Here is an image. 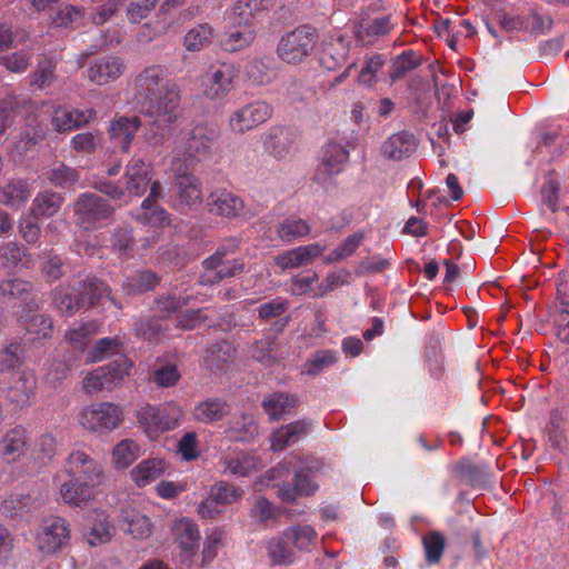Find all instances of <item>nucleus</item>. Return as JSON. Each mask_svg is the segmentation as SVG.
<instances>
[{
    "mask_svg": "<svg viewBox=\"0 0 569 569\" xmlns=\"http://www.w3.org/2000/svg\"><path fill=\"white\" fill-rule=\"evenodd\" d=\"M133 100L151 121L143 132L151 147L162 146L173 133L180 114V89L162 64H150L130 81Z\"/></svg>",
    "mask_w": 569,
    "mask_h": 569,
    "instance_id": "nucleus-1",
    "label": "nucleus"
},
{
    "mask_svg": "<svg viewBox=\"0 0 569 569\" xmlns=\"http://www.w3.org/2000/svg\"><path fill=\"white\" fill-rule=\"evenodd\" d=\"M64 471L70 480L61 485L60 493L63 501L70 506L80 507L92 500L96 488L102 483L104 478L101 465L79 450L69 455L64 463Z\"/></svg>",
    "mask_w": 569,
    "mask_h": 569,
    "instance_id": "nucleus-2",
    "label": "nucleus"
},
{
    "mask_svg": "<svg viewBox=\"0 0 569 569\" xmlns=\"http://www.w3.org/2000/svg\"><path fill=\"white\" fill-rule=\"evenodd\" d=\"M113 213L114 208L93 192L81 193L73 203L74 221L87 231L104 227Z\"/></svg>",
    "mask_w": 569,
    "mask_h": 569,
    "instance_id": "nucleus-3",
    "label": "nucleus"
},
{
    "mask_svg": "<svg viewBox=\"0 0 569 569\" xmlns=\"http://www.w3.org/2000/svg\"><path fill=\"white\" fill-rule=\"evenodd\" d=\"M218 137L219 132L214 127L194 126L187 133L182 150H178L173 158H180L187 166L194 167L210 157Z\"/></svg>",
    "mask_w": 569,
    "mask_h": 569,
    "instance_id": "nucleus-4",
    "label": "nucleus"
},
{
    "mask_svg": "<svg viewBox=\"0 0 569 569\" xmlns=\"http://www.w3.org/2000/svg\"><path fill=\"white\" fill-rule=\"evenodd\" d=\"M192 168L180 158L171 160L173 191L177 206L180 208H193L204 201L201 180L190 171Z\"/></svg>",
    "mask_w": 569,
    "mask_h": 569,
    "instance_id": "nucleus-5",
    "label": "nucleus"
},
{
    "mask_svg": "<svg viewBox=\"0 0 569 569\" xmlns=\"http://www.w3.org/2000/svg\"><path fill=\"white\" fill-rule=\"evenodd\" d=\"M317 40L318 34L315 28L298 27L281 37L277 46V54L287 63H299L312 52Z\"/></svg>",
    "mask_w": 569,
    "mask_h": 569,
    "instance_id": "nucleus-6",
    "label": "nucleus"
},
{
    "mask_svg": "<svg viewBox=\"0 0 569 569\" xmlns=\"http://www.w3.org/2000/svg\"><path fill=\"white\" fill-rule=\"evenodd\" d=\"M122 420V409L110 402L92 405L83 409L80 415L81 426L89 431L99 433L113 430Z\"/></svg>",
    "mask_w": 569,
    "mask_h": 569,
    "instance_id": "nucleus-7",
    "label": "nucleus"
},
{
    "mask_svg": "<svg viewBox=\"0 0 569 569\" xmlns=\"http://www.w3.org/2000/svg\"><path fill=\"white\" fill-rule=\"evenodd\" d=\"M181 416V408L172 403L163 408L147 405L139 410V421L151 438L174 429Z\"/></svg>",
    "mask_w": 569,
    "mask_h": 569,
    "instance_id": "nucleus-8",
    "label": "nucleus"
},
{
    "mask_svg": "<svg viewBox=\"0 0 569 569\" xmlns=\"http://www.w3.org/2000/svg\"><path fill=\"white\" fill-rule=\"evenodd\" d=\"M272 116V108L264 101H253L233 111L229 126L233 132L243 133L266 122Z\"/></svg>",
    "mask_w": 569,
    "mask_h": 569,
    "instance_id": "nucleus-9",
    "label": "nucleus"
},
{
    "mask_svg": "<svg viewBox=\"0 0 569 569\" xmlns=\"http://www.w3.org/2000/svg\"><path fill=\"white\" fill-rule=\"evenodd\" d=\"M116 532L104 510L96 509L86 515L82 537L91 547L108 543Z\"/></svg>",
    "mask_w": 569,
    "mask_h": 569,
    "instance_id": "nucleus-10",
    "label": "nucleus"
},
{
    "mask_svg": "<svg viewBox=\"0 0 569 569\" xmlns=\"http://www.w3.org/2000/svg\"><path fill=\"white\" fill-rule=\"evenodd\" d=\"M97 117L92 108L80 110L67 106H54L51 116V123L57 132H69L80 129L90 123Z\"/></svg>",
    "mask_w": 569,
    "mask_h": 569,
    "instance_id": "nucleus-11",
    "label": "nucleus"
},
{
    "mask_svg": "<svg viewBox=\"0 0 569 569\" xmlns=\"http://www.w3.org/2000/svg\"><path fill=\"white\" fill-rule=\"evenodd\" d=\"M73 292L77 297L82 299L79 300L81 308L94 306L99 303L103 297H106L116 308H122L121 303L112 296L109 286L93 276L76 281L73 283Z\"/></svg>",
    "mask_w": 569,
    "mask_h": 569,
    "instance_id": "nucleus-12",
    "label": "nucleus"
},
{
    "mask_svg": "<svg viewBox=\"0 0 569 569\" xmlns=\"http://www.w3.org/2000/svg\"><path fill=\"white\" fill-rule=\"evenodd\" d=\"M69 539L68 522L61 517H52L44 522L38 542L42 552L53 553L60 551L69 542Z\"/></svg>",
    "mask_w": 569,
    "mask_h": 569,
    "instance_id": "nucleus-13",
    "label": "nucleus"
},
{
    "mask_svg": "<svg viewBox=\"0 0 569 569\" xmlns=\"http://www.w3.org/2000/svg\"><path fill=\"white\" fill-rule=\"evenodd\" d=\"M204 204L210 213L224 218H237L244 208L242 199L224 188L211 191Z\"/></svg>",
    "mask_w": 569,
    "mask_h": 569,
    "instance_id": "nucleus-14",
    "label": "nucleus"
},
{
    "mask_svg": "<svg viewBox=\"0 0 569 569\" xmlns=\"http://www.w3.org/2000/svg\"><path fill=\"white\" fill-rule=\"evenodd\" d=\"M229 21L231 27L220 40L221 49L233 53L249 48L257 37L256 24L239 22V20L230 17Z\"/></svg>",
    "mask_w": 569,
    "mask_h": 569,
    "instance_id": "nucleus-15",
    "label": "nucleus"
},
{
    "mask_svg": "<svg viewBox=\"0 0 569 569\" xmlns=\"http://www.w3.org/2000/svg\"><path fill=\"white\" fill-rule=\"evenodd\" d=\"M127 70L126 61L120 57L108 56L92 61L88 68L89 80L104 86L119 79Z\"/></svg>",
    "mask_w": 569,
    "mask_h": 569,
    "instance_id": "nucleus-16",
    "label": "nucleus"
},
{
    "mask_svg": "<svg viewBox=\"0 0 569 569\" xmlns=\"http://www.w3.org/2000/svg\"><path fill=\"white\" fill-rule=\"evenodd\" d=\"M237 69L229 63L212 66L207 73L204 96L211 100L222 99L232 88Z\"/></svg>",
    "mask_w": 569,
    "mask_h": 569,
    "instance_id": "nucleus-17",
    "label": "nucleus"
},
{
    "mask_svg": "<svg viewBox=\"0 0 569 569\" xmlns=\"http://www.w3.org/2000/svg\"><path fill=\"white\" fill-rule=\"evenodd\" d=\"M141 126L142 122L138 116H120L114 118L108 129L111 142L114 147L119 148L121 152L128 153L132 140Z\"/></svg>",
    "mask_w": 569,
    "mask_h": 569,
    "instance_id": "nucleus-18",
    "label": "nucleus"
},
{
    "mask_svg": "<svg viewBox=\"0 0 569 569\" xmlns=\"http://www.w3.org/2000/svg\"><path fill=\"white\" fill-rule=\"evenodd\" d=\"M151 181L150 166L142 158L133 157L124 173L126 190L129 196L141 197Z\"/></svg>",
    "mask_w": 569,
    "mask_h": 569,
    "instance_id": "nucleus-19",
    "label": "nucleus"
},
{
    "mask_svg": "<svg viewBox=\"0 0 569 569\" xmlns=\"http://www.w3.org/2000/svg\"><path fill=\"white\" fill-rule=\"evenodd\" d=\"M326 247L320 243H310L284 251L276 258V263L281 269H296L310 264L322 254Z\"/></svg>",
    "mask_w": 569,
    "mask_h": 569,
    "instance_id": "nucleus-20",
    "label": "nucleus"
},
{
    "mask_svg": "<svg viewBox=\"0 0 569 569\" xmlns=\"http://www.w3.org/2000/svg\"><path fill=\"white\" fill-rule=\"evenodd\" d=\"M262 141L266 151L280 159L293 149L296 134L289 128L276 126L263 134Z\"/></svg>",
    "mask_w": 569,
    "mask_h": 569,
    "instance_id": "nucleus-21",
    "label": "nucleus"
},
{
    "mask_svg": "<svg viewBox=\"0 0 569 569\" xmlns=\"http://www.w3.org/2000/svg\"><path fill=\"white\" fill-rule=\"evenodd\" d=\"M251 358L259 363L271 367L284 359L280 351V343L276 336L267 335L260 340H256L249 349Z\"/></svg>",
    "mask_w": 569,
    "mask_h": 569,
    "instance_id": "nucleus-22",
    "label": "nucleus"
},
{
    "mask_svg": "<svg viewBox=\"0 0 569 569\" xmlns=\"http://www.w3.org/2000/svg\"><path fill=\"white\" fill-rule=\"evenodd\" d=\"M118 528L133 539H146L152 532V523L148 517L134 510H122L117 520Z\"/></svg>",
    "mask_w": 569,
    "mask_h": 569,
    "instance_id": "nucleus-23",
    "label": "nucleus"
},
{
    "mask_svg": "<svg viewBox=\"0 0 569 569\" xmlns=\"http://www.w3.org/2000/svg\"><path fill=\"white\" fill-rule=\"evenodd\" d=\"M172 532L186 556H194L200 540L198 526L191 519L182 518L174 521Z\"/></svg>",
    "mask_w": 569,
    "mask_h": 569,
    "instance_id": "nucleus-24",
    "label": "nucleus"
},
{
    "mask_svg": "<svg viewBox=\"0 0 569 569\" xmlns=\"http://www.w3.org/2000/svg\"><path fill=\"white\" fill-rule=\"evenodd\" d=\"M318 486L309 478L305 471H297L293 477V483H282L278 487L277 496L281 501L290 503L298 497H308L316 492Z\"/></svg>",
    "mask_w": 569,
    "mask_h": 569,
    "instance_id": "nucleus-25",
    "label": "nucleus"
},
{
    "mask_svg": "<svg viewBox=\"0 0 569 569\" xmlns=\"http://www.w3.org/2000/svg\"><path fill=\"white\" fill-rule=\"evenodd\" d=\"M415 136L408 131H400L389 137L382 144V153L391 160H402L416 150Z\"/></svg>",
    "mask_w": 569,
    "mask_h": 569,
    "instance_id": "nucleus-26",
    "label": "nucleus"
},
{
    "mask_svg": "<svg viewBox=\"0 0 569 569\" xmlns=\"http://www.w3.org/2000/svg\"><path fill=\"white\" fill-rule=\"evenodd\" d=\"M258 458L249 452L238 451L226 455L222 458L224 473L248 477L258 470Z\"/></svg>",
    "mask_w": 569,
    "mask_h": 569,
    "instance_id": "nucleus-27",
    "label": "nucleus"
},
{
    "mask_svg": "<svg viewBox=\"0 0 569 569\" xmlns=\"http://www.w3.org/2000/svg\"><path fill=\"white\" fill-rule=\"evenodd\" d=\"M393 28L390 16L377 17L372 20L361 18L355 23L356 38L361 42L388 34Z\"/></svg>",
    "mask_w": 569,
    "mask_h": 569,
    "instance_id": "nucleus-28",
    "label": "nucleus"
},
{
    "mask_svg": "<svg viewBox=\"0 0 569 569\" xmlns=\"http://www.w3.org/2000/svg\"><path fill=\"white\" fill-rule=\"evenodd\" d=\"M310 429V422L307 420H297L280 427L272 435V449L283 450L289 446L298 442L301 437L306 436Z\"/></svg>",
    "mask_w": 569,
    "mask_h": 569,
    "instance_id": "nucleus-29",
    "label": "nucleus"
},
{
    "mask_svg": "<svg viewBox=\"0 0 569 569\" xmlns=\"http://www.w3.org/2000/svg\"><path fill=\"white\" fill-rule=\"evenodd\" d=\"M31 196L27 180L12 179L0 187V204L18 209L22 207Z\"/></svg>",
    "mask_w": 569,
    "mask_h": 569,
    "instance_id": "nucleus-30",
    "label": "nucleus"
},
{
    "mask_svg": "<svg viewBox=\"0 0 569 569\" xmlns=\"http://www.w3.org/2000/svg\"><path fill=\"white\" fill-rule=\"evenodd\" d=\"M36 389V378L31 373H18L17 379L12 381L7 391V398L10 402L22 408L30 405Z\"/></svg>",
    "mask_w": 569,
    "mask_h": 569,
    "instance_id": "nucleus-31",
    "label": "nucleus"
},
{
    "mask_svg": "<svg viewBox=\"0 0 569 569\" xmlns=\"http://www.w3.org/2000/svg\"><path fill=\"white\" fill-rule=\"evenodd\" d=\"M271 0H238L231 8L230 18L246 23L256 24V20L266 14Z\"/></svg>",
    "mask_w": 569,
    "mask_h": 569,
    "instance_id": "nucleus-32",
    "label": "nucleus"
},
{
    "mask_svg": "<svg viewBox=\"0 0 569 569\" xmlns=\"http://www.w3.org/2000/svg\"><path fill=\"white\" fill-rule=\"evenodd\" d=\"M27 436L23 428H13L0 440V457L7 462L17 461L26 451Z\"/></svg>",
    "mask_w": 569,
    "mask_h": 569,
    "instance_id": "nucleus-33",
    "label": "nucleus"
},
{
    "mask_svg": "<svg viewBox=\"0 0 569 569\" xmlns=\"http://www.w3.org/2000/svg\"><path fill=\"white\" fill-rule=\"evenodd\" d=\"M42 176L52 186L63 189L72 188L80 179L79 171L62 161L52 162Z\"/></svg>",
    "mask_w": 569,
    "mask_h": 569,
    "instance_id": "nucleus-34",
    "label": "nucleus"
},
{
    "mask_svg": "<svg viewBox=\"0 0 569 569\" xmlns=\"http://www.w3.org/2000/svg\"><path fill=\"white\" fill-rule=\"evenodd\" d=\"M230 412L229 405L220 398H208L193 409V418L201 423H212L223 419Z\"/></svg>",
    "mask_w": 569,
    "mask_h": 569,
    "instance_id": "nucleus-35",
    "label": "nucleus"
},
{
    "mask_svg": "<svg viewBox=\"0 0 569 569\" xmlns=\"http://www.w3.org/2000/svg\"><path fill=\"white\" fill-rule=\"evenodd\" d=\"M0 295L8 302L29 306L32 301V284L31 282L19 278L6 279L0 282Z\"/></svg>",
    "mask_w": 569,
    "mask_h": 569,
    "instance_id": "nucleus-36",
    "label": "nucleus"
},
{
    "mask_svg": "<svg viewBox=\"0 0 569 569\" xmlns=\"http://www.w3.org/2000/svg\"><path fill=\"white\" fill-rule=\"evenodd\" d=\"M297 403L298 398L295 395L273 392L263 398L262 408L271 420H279L284 415L290 413L297 407Z\"/></svg>",
    "mask_w": 569,
    "mask_h": 569,
    "instance_id": "nucleus-37",
    "label": "nucleus"
},
{
    "mask_svg": "<svg viewBox=\"0 0 569 569\" xmlns=\"http://www.w3.org/2000/svg\"><path fill=\"white\" fill-rule=\"evenodd\" d=\"M288 308V300L283 298H276L259 305L257 308L258 318L263 322L276 320L273 326L278 327V331H281L289 322V317H282L287 312Z\"/></svg>",
    "mask_w": 569,
    "mask_h": 569,
    "instance_id": "nucleus-38",
    "label": "nucleus"
},
{
    "mask_svg": "<svg viewBox=\"0 0 569 569\" xmlns=\"http://www.w3.org/2000/svg\"><path fill=\"white\" fill-rule=\"evenodd\" d=\"M234 350L227 341L217 342L206 349L203 365L211 371H223L232 361Z\"/></svg>",
    "mask_w": 569,
    "mask_h": 569,
    "instance_id": "nucleus-39",
    "label": "nucleus"
},
{
    "mask_svg": "<svg viewBox=\"0 0 569 569\" xmlns=\"http://www.w3.org/2000/svg\"><path fill=\"white\" fill-rule=\"evenodd\" d=\"M311 231V226L302 218L288 217L280 221L276 227L278 238L286 243H291L307 237Z\"/></svg>",
    "mask_w": 569,
    "mask_h": 569,
    "instance_id": "nucleus-40",
    "label": "nucleus"
},
{
    "mask_svg": "<svg viewBox=\"0 0 569 569\" xmlns=\"http://www.w3.org/2000/svg\"><path fill=\"white\" fill-rule=\"evenodd\" d=\"M166 468V462L160 458L147 459L131 470V477L138 487H144L160 478Z\"/></svg>",
    "mask_w": 569,
    "mask_h": 569,
    "instance_id": "nucleus-41",
    "label": "nucleus"
},
{
    "mask_svg": "<svg viewBox=\"0 0 569 569\" xmlns=\"http://www.w3.org/2000/svg\"><path fill=\"white\" fill-rule=\"evenodd\" d=\"M62 203L63 197L59 192L44 190L33 199L30 213L38 218H50L60 210Z\"/></svg>",
    "mask_w": 569,
    "mask_h": 569,
    "instance_id": "nucleus-42",
    "label": "nucleus"
},
{
    "mask_svg": "<svg viewBox=\"0 0 569 569\" xmlns=\"http://www.w3.org/2000/svg\"><path fill=\"white\" fill-rule=\"evenodd\" d=\"M51 296L54 308L62 316L70 317L82 309L81 303L79 302V300L82 299L77 297V295L73 292V284L58 286L52 290Z\"/></svg>",
    "mask_w": 569,
    "mask_h": 569,
    "instance_id": "nucleus-43",
    "label": "nucleus"
},
{
    "mask_svg": "<svg viewBox=\"0 0 569 569\" xmlns=\"http://www.w3.org/2000/svg\"><path fill=\"white\" fill-rule=\"evenodd\" d=\"M160 282V277L151 270H140L127 277L122 290L127 295H140L153 290Z\"/></svg>",
    "mask_w": 569,
    "mask_h": 569,
    "instance_id": "nucleus-44",
    "label": "nucleus"
},
{
    "mask_svg": "<svg viewBox=\"0 0 569 569\" xmlns=\"http://www.w3.org/2000/svg\"><path fill=\"white\" fill-rule=\"evenodd\" d=\"M26 341H41L51 337L52 321L49 317L33 313L23 318Z\"/></svg>",
    "mask_w": 569,
    "mask_h": 569,
    "instance_id": "nucleus-45",
    "label": "nucleus"
},
{
    "mask_svg": "<svg viewBox=\"0 0 569 569\" xmlns=\"http://www.w3.org/2000/svg\"><path fill=\"white\" fill-rule=\"evenodd\" d=\"M132 217L141 224L161 226L167 220V212L151 199H144L139 208L132 211Z\"/></svg>",
    "mask_w": 569,
    "mask_h": 569,
    "instance_id": "nucleus-46",
    "label": "nucleus"
},
{
    "mask_svg": "<svg viewBox=\"0 0 569 569\" xmlns=\"http://www.w3.org/2000/svg\"><path fill=\"white\" fill-rule=\"evenodd\" d=\"M349 158V150L338 142H329L322 153V163L329 174L339 173Z\"/></svg>",
    "mask_w": 569,
    "mask_h": 569,
    "instance_id": "nucleus-47",
    "label": "nucleus"
},
{
    "mask_svg": "<svg viewBox=\"0 0 569 569\" xmlns=\"http://www.w3.org/2000/svg\"><path fill=\"white\" fill-rule=\"evenodd\" d=\"M220 253H212L202 260V271L199 274L198 282L201 286H213L226 279L222 271L223 262L220 261Z\"/></svg>",
    "mask_w": 569,
    "mask_h": 569,
    "instance_id": "nucleus-48",
    "label": "nucleus"
},
{
    "mask_svg": "<svg viewBox=\"0 0 569 569\" xmlns=\"http://www.w3.org/2000/svg\"><path fill=\"white\" fill-rule=\"evenodd\" d=\"M422 545L427 563H439L446 548V537L443 533L437 530L427 532L422 537Z\"/></svg>",
    "mask_w": 569,
    "mask_h": 569,
    "instance_id": "nucleus-49",
    "label": "nucleus"
},
{
    "mask_svg": "<svg viewBox=\"0 0 569 569\" xmlns=\"http://www.w3.org/2000/svg\"><path fill=\"white\" fill-rule=\"evenodd\" d=\"M212 38V27L208 23H201L187 32L183 44L188 51H200L211 43Z\"/></svg>",
    "mask_w": 569,
    "mask_h": 569,
    "instance_id": "nucleus-50",
    "label": "nucleus"
},
{
    "mask_svg": "<svg viewBox=\"0 0 569 569\" xmlns=\"http://www.w3.org/2000/svg\"><path fill=\"white\" fill-rule=\"evenodd\" d=\"M283 537L291 541L299 550H308L317 539L316 530L309 525H297L287 528Z\"/></svg>",
    "mask_w": 569,
    "mask_h": 569,
    "instance_id": "nucleus-51",
    "label": "nucleus"
},
{
    "mask_svg": "<svg viewBox=\"0 0 569 569\" xmlns=\"http://www.w3.org/2000/svg\"><path fill=\"white\" fill-rule=\"evenodd\" d=\"M136 336L144 340H157L164 331L161 319L157 316H143L133 323Z\"/></svg>",
    "mask_w": 569,
    "mask_h": 569,
    "instance_id": "nucleus-52",
    "label": "nucleus"
},
{
    "mask_svg": "<svg viewBox=\"0 0 569 569\" xmlns=\"http://www.w3.org/2000/svg\"><path fill=\"white\" fill-rule=\"evenodd\" d=\"M40 259V269L47 281H57L64 274L63 259L52 250L42 251Z\"/></svg>",
    "mask_w": 569,
    "mask_h": 569,
    "instance_id": "nucleus-53",
    "label": "nucleus"
},
{
    "mask_svg": "<svg viewBox=\"0 0 569 569\" xmlns=\"http://www.w3.org/2000/svg\"><path fill=\"white\" fill-rule=\"evenodd\" d=\"M190 296H176L174 293H162L156 297V310L162 315V318H169L190 302Z\"/></svg>",
    "mask_w": 569,
    "mask_h": 569,
    "instance_id": "nucleus-54",
    "label": "nucleus"
},
{
    "mask_svg": "<svg viewBox=\"0 0 569 569\" xmlns=\"http://www.w3.org/2000/svg\"><path fill=\"white\" fill-rule=\"evenodd\" d=\"M387 58L383 54L366 57L365 63L358 74V81L362 86L371 87L377 82V74L386 64Z\"/></svg>",
    "mask_w": 569,
    "mask_h": 569,
    "instance_id": "nucleus-55",
    "label": "nucleus"
},
{
    "mask_svg": "<svg viewBox=\"0 0 569 569\" xmlns=\"http://www.w3.org/2000/svg\"><path fill=\"white\" fill-rule=\"evenodd\" d=\"M267 552L273 566H287L295 561V552L282 538L271 539Z\"/></svg>",
    "mask_w": 569,
    "mask_h": 569,
    "instance_id": "nucleus-56",
    "label": "nucleus"
},
{
    "mask_svg": "<svg viewBox=\"0 0 569 569\" xmlns=\"http://www.w3.org/2000/svg\"><path fill=\"white\" fill-rule=\"evenodd\" d=\"M139 455V446L133 440L120 441L112 451L113 462L117 468L123 469L129 467Z\"/></svg>",
    "mask_w": 569,
    "mask_h": 569,
    "instance_id": "nucleus-57",
    "label": "nucleus"
},
{
    "mask_svg": "<svg viewBox=\"0 0 569 569\" xmlns=\"http://www.w3.org/2000/svg\"><path fill=\"white\" fill-rule=\"evenodd\" d=\"M418 66L419 61L416 59L415 52L412 50L403 51L392 60L389 77L392 81L399 80Z\"/></svg>",
    "mask_w": 569,
    "mask_h": 569,
    "instance_id": "nucleus-58",
    "label": "nucleus"
},
{
    "mask_svg": "<svg viewBox=\"0 0 569 569\" xmlns=\"http://www.w3.org/2000/svg\"><path fill=\"white\" fill-rule=\"evenodd\" d=\"M337 361V355L332 350H319L315 352L305 363L303 372L309 376H317L323 369L331 367Z\"/></svg>",
    "mask_w": 569,
    "mask_h": 569,
    "instance_id": "nucleus-59",
    "label": "nucleus"
},
{
    "mask_svg": "<svg viewBox=\"0 0 569 569\" xmlns=\"http://www.w3.org/2000/svg\"><path fill=\"white\" fill-rule=\"evenodd\" d=\"M97 328L98 326L93 321L81 323L77 328L70 329L66 335V339L76 350L82 351L89 338L96 335Z\"/></svg>",
    "mask_w": 569,
    "mask_h": 569,
    "instance_id": "nucleus-60",
    "label": "nucleus"
},
{
    "mask_svg": "<svg viewBox=\"0 0 569 569\" xmlns=\"http://www.w3.org/2000/svg\"><path fill=\"white\" fill-rule=\"evenodd\" d=\"M122 342L116 338H102L98 340L88 353V359L92 362L100 361L107 357L120 352Z\"/></svg>",
    "mask_w": 569,
    "mask_h": 569,
    "instance_id": "nucleus-61",
    "label": "nucleus"
},
{
    "mask_svg": "<svg viewBox=\"0 0 569 569\" xmlns=\"http://www.w3.org/2000/svg\"><path fill=\"white\" fill-rule=\"evenodd\" d=\"M56 62L52 59L39 60L36 71L31 74L30 84L42 89L54 80Z\"/></svg>",
    "mask_w": 569,
    "mask_h": 569,
    "instance_id": "nucleus-62",
    "label": "nucleus"
},
{
    "mask_svg": "<svg viewBox=\"0 0 569 569\" xmlns=\"http://www.w3.org/2000/svg\"><path fill=\"white\" fill-rule=\"evenodd\" d=\"M101 143L99 131L77 133L70 141L71 148L78 153H92Z\"/></svg>",
    "mask_w": 569,
    "mask_h": 569,
    "instance_id": "nucleus-63",
    "label": "nucleus"
},
{
    "mask_svg": "<svg viewBox=\"0 0 569 569\" xmlns=\"http://www.w3.org/2000/svg\"><path fill=\"white\" fill-rule=\"evenodd\" d=\"M181 375L173 363H163L157 367L151 376V380L159 387L170 388L177 385Z\"/></svg>",
    "mask_w": 569,
    "mask_h": 569,
    "instance_id": "nucleus-64",
    "label": "nucleus"
}]
</instances>
